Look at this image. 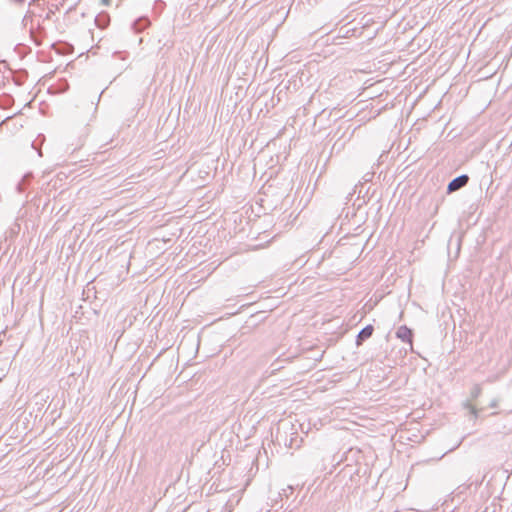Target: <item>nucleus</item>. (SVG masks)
<instances>
[{
	"label": "nucleus",
	"instance_id": "f257e3e1",
	"mask_svg": "<svg viewBox=\"0 0 512 512\" xmlns=\"http://www.w3.org/2000/svg\"><path fill=\"white\" fill-rule=\"evenodd\" d=\"M482 389L480 386H475L471 393L470 398L463 402V407L469 409L470 414L474 419L478 418L479 412L486 408H496L498 406L497 399L491 400L487 405H483L482 401H478V397L481 395Z\"/></svg>",
	"mask_w": 512,
	"mask_h": 512
},
{
	"label": "nucleus",
	"instance_id": "f03ea898",
	"mask_svg": "<svg viewBox=\"0 0 512 512\" xmlns=\"http://www.w3.org/2000/svg\"><path fill=\"white\" fill-rule=\"evenodd\" d=\"M468 181H469V177L465 174L452 179L448 183L447 192L452 193V192H455V191L461 189L462 187L466 186Z\"/></svg>",
	"mask_w": 512,
	"mask_h": 512
},
{
	"label": "nucleus",
	"instance_id": "7ed1b4c3",
	"mask_svg": "<svg viewBox=\"0 0 512 512\" xmlns=\"http://www.w3.org/2000/svg\"><path fill=\"white\" fill-rule=\"evenodd\" d=\"M396 336H397V338L401 339L403 342L412 344L413 333H412V330L410 328H408L407 326H405V325L400 326L396 332Z\"/></svg>",
	"mask_w": 512,
	"mask_h": 512
},
{
	"label": "nucleus",
	"instance_id": "20e7f679",
	"mask_svg": "<svg viewBox=\"0 0 512 512\" xmlns=\"http://www.w3.org/2000/svg\"><path fill=\"white\" fill-rule=\"evenodd\" d=\"M373 331L374 327L370 324L362 328L357 335L356 344L358 346L361 345L363 341L367 340L372 336Z\"/></svg>",
	"mask_w": 512,
	"mask_h": 512
},
{
	"label": "nucleus",
	"instance_id": "39448f33",
	"mask_svg": "<svg viewBox=\"0 0 512 512\" xmlns=\"http://www.w3.org/2000/svg\"><path fill=\"white\" fill-rule=\"evenodd\" d=\"M150 24V21L145 17H140L132 23V29L136 33L142 32Z\"/></svg>",
	"mask_w": 512,
	"mask_h": 512
},
{
	"label": "nucleus",
	"instance_id": "423d86ee",
	"mask_svg": "<svg viewBox=\"0 0 512 512\" xmlns=\"http://www.w3.org/2000/svg\"><path fill=\"white\" fill-rule=\"evenodd\" d=\"M32 178H33V174L31 172L26 173L22 177L21 181L17 184V187H16L17 191L19 193H22L25 189V186L30 183Z\"/></svg>",
	"mask_w": 512,
	"mask_h": 512
},
{
	"label": "nucleus",
	"instance_id": "0eeeda50",
	"mask_svg": "<svg viewBox=\"0 0 512 512\" xmlns=\"http://www.w3.org/2000/svg\"><path fill=\"white\" fill-rule=\"evenodd\" d=\"M95 23L99 28L104 29L108 26L109 16L106 13L99 14L95 18Z\"/></svg>",
	"mask_w": 512,
	"mask_h": 512
},
{
	"label": "nucleus",
	"instance_id": "6e6552de",
	"mask_svg": "<svg viewBox=\"0 0 512 512\" xmlns=\"http://www.w3.org/2000/svg\"><path fill=\"white\" fill-rule=\"evenodd\" d=\"M88 133H89V130H88V128L85 126V127L83 128V132H82L81 136L79 137V140H78V142H77V144H76L75 149H76V148L81 147V146L84 144L85 138L87 137Z\"/></svg>",
	"mask_w": 512,
	"mask_h": 512
},
{
	"label": "nucleus",
	"instance_id": "1a4fd4ad",
	"mask_svg": "<svg viewBox=\"0 0 512 512\" xmlns=\"http://www.w3.org/2000/svg\"><path fill=\"white\" fill-rule=\"evenodd\" d=\"M141 386H133V391H131L132 394L135 395V398L138 396L139 390Z\"/></svg>",
	"mask_w": 512,
	"mask_h": 512
},
{
	"label": "nucleus",
	"instance_id": "9d476101",
	"mask_svg": "<svg viewBox=\"0 0 512 512\" xmlns=\"http://www.w3.org/2000/svg\"><path fill=\"white\" fill-rule=\"evenodd\" d=\"M102 1H103V3H105V4H108V3H109V0H102Z\"/></svg>",
	"mask_w": 512,
	"mask_h": 512
},
{
	"label": "nucleus",
	"instance_id": "9b49d317",
	"mask_svg": "<svg viewBox=\"0 0 512 512\" xmlns=\"http://www.w3.org/2000/svg\"><path fill=\"white\" fill-rule=\"evenodd\" d=\"M397 512V511H396Z\"/></svg>",
	"mask_w": 512,
	"mask_h": 512
}]
</instances>
